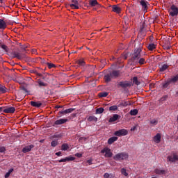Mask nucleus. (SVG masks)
I'll return each instance as SVG.
<instances>
[{"label":"nucleus","instance_id":"41","mask_svg":"<svg viewBox=\"0 0 178 178\" xmlns=\"http://www.w3.org/2000/svg\"><path fill=\"white\" fill-rule=\"evenodd\" d=\"M121 173L122 175H123L124 176H129V173H127V172L126 171V169L125 168H122L121 169Z\"/></svg>","mask_w":178,"mask_h":178},{"label":"nucleus","instance_id":"13","mask_svg":"<svg viewBox=\"0 0 178 178\" xmlns=\"http://www.w3.org/2000/svg\"><path fill=\"white\" fill-rule=\"evenodd\" d=\"M33 148H34V145H33L26 146L25 147H24L22 149V152H24V154L30 152V151H31V149H33Z\"/></svg>","mask_w":178,"mask_h":178},{"label":"nucleus","instance_id":"45","mask_svg":"<svg viewBox=\"0 0 178 178\" xmlns=\"http://www.w3.org/2000/svg\"><path fill=\"white\" fill-rule=\"evenodd\" d=\"M51 147H56V145H58V140H53L51 143Z\"/></svg>","mask_w":178,"mask_h":178},{"label":"nucleus","instance_id":"32","mask_svg":"<svg viewBox=\"0 0 178 178\" xmlns=\"http://www.w3.org/2000/svg\"><path fill=\"white\" fill-rule=\"evenodd\" d=\"M89 5L90 6H97V5H98V1L97 0H90Z\"/></svg>","mask_w":178,"mask_h":178},{"label":"nucleus","instance_id":"20","mask_svg":"<svg viewBox=\"0 0 178 178\" xmlns=\"http://www.w3.org/2000/svg\"><path fill=\"white\" fill-rule=\"evenodd\" d=\"M110 74H111V77L113 79H116V77H119L120 72L118 70H113V72H110Z\"/></svg>","mask_w":178,"mask_h":178},{"label":"nucleus","instance_id":"21","mask_svg":"<svg viewBox=\"0 0 178 178\" xmlns=\"http://www.w3.org/2000/svg\"><path fill=\"white\" fill-rule=\"evenodd\" d=\"M112 79L113 78L112 77V74H111V72L104 76V81H106V83H109V81H111Z\"/></svg>","mask_w":178,"mask_h":178},{"label":"nucleus","instance_id":"19","mask_svg":"<svg viewBox=\"0 0 178 178\" xmlns=\"http://www.w3.org/2000/svg\"><path fill=\"white\" fill-rule=\"evenodd\" d=\"M6 27H7L6 22H5L4 19H0V29L5 30Z\"/></svg>","mask_w":178,"mask_h":178},{"label":"nucleus","instance_id":"7","mask_svg":"<svg viewBox=\"0 0 178 178\" xmlns=\"http://www.w3.org/2000/svg\"><path fill=\"white\" fill-rule=\"evenodd\" d=\"M1 108H3L2 112H3L4 113H15V111H16V108L12 106H2Z\"/></svg>","mask_w":178,"mask_h":178},{"label":"nucleus","instance_id":"17","mask_svg":"<svg viewBox=\"0 0 178 178\" xmlns=\"http://www.w3.org/2000/svg\"><path fill=\"white\" fill-rule=\"evenodd\" d=\"M37 83L39 88H42L43 87L48 86V83L43 82L42 81H41V79H38Z\"/></svg>","mask_w":178,"mask_h":178},{"label":"nucleus","instance_id":"54","mask_svg":"<svg viewBox=\"0 0 178 178\" xmlns=\"http://www.w3.org/2000/svg\"><path fill=\"white\" fill-rule=\"evenodd\" d=\"M76 156H77L78 158H81L83 156V154H81L80 153H76Z\"/></svg>","mask_w":178,"mask_h":178},{"label":"nucleus","instance_id":"40","mask_svg":"<svg viewBox=\"0 0 178 178\" xmlns=\"http://www.w3.org/2000/svg\"><path fill=\"white\" fill-rule=\"evenodd\" d=\"M109 111H118V106L114 105V106H111L109 107Z\"/></svg>","mask_w":178,"mask_h":178},{"label":"nucleus","instance_id":"25","mask_svg":"<svg viewBox=\"0 0 178 178\" xmlns=\"http://www.w3.org/2000/svg\"><path fill=\"white\" fill-rule=\"evenodd\" d=\"M115 141H118V137L113 136V137L108 138V144H109V145H111L113 144V143H115Z\"/></svg>","mask_w":178,"mask_h":178},{"label":"nucleus","instance_id":"30","mask_svg":"<svg viewBox=\"0 0 178 178\" xmlns=\"http://www.w3.org/2000/svg\"><path fill=\"white\" fill-rule=\"evenodd\" d=\"M133 83L134 84H136V86H140L141 83L139 81L138 78L137 76H134L133 78Z\"/></svg>","mask_w":178,"mask_h":178},{"label":"nucleus","instance_id":"33","mask_svg":"<svg viewBox=\"0 0 178 178\" xmlns=\"http://www.w3.org/2000/svg\"><path fill=\"white\" fill-rule=\"evenodd\" d=\"M154 173H156V175H165V170L156 169Z\"/></svg>","mask_w":178,"mask_h":178},{"label":"nucleus","instance_id":"39","mask_svg":"<svg viewBox=\"0 0 178 178\" xmlns=\"http://www.w3.org/2000/svg\"><path fill=\"white\" fill-rule=\"evenodd\" d=\"M77 63L78 65H79V66H84V65H86V63L84 62L83 59L78 60Z\"/></svg>","mask_w":178,"mask_h":178},{"label":"nucleus","instance_id":"49","mask_svg":"<svg viewBox=\"0 0 178 178\" xmlns=\"http://www.w3.org/2000/svg\"><path fill=\"white\" fill-rule=\"evenodd\" d=\"M86 140H87V138H85V137H80V138H79V143H84V141H86Z\"/></svg>","mask_w":178,"mask_h":178},{"label":"nucleus","instance_id":"14","mask_svg":"<svg viewBox=\"0 0 178 178\" xmlns=\"http://www.w3.org/2000/svg\"><path fill=\"white\" fill-rule=\"evenodd\" d=\"M66 122H67V119L61 118L60 120L55 121L54 124L56 126H59V124H65Z\"/></svg>","mask_w":178,"mask_h":178},{"label":"nucleus","instance_id":"57","mask_svg":"<svg viewBox=\"0 0 178 178\" xmlns=\"http://www.w3.org/2000/svg\"><path fill=\"white\" fill-rule=\"evenodd\" d=\"M136 129H137V127H136V126H134V127H133L131 129V131H134L136 130Z\"/></svg>","mask_w":178,"mask_h":178},{"label":"nucleus","instance_id":"15","mask_svg":"<svg viewBox=\"0 0 178 178\" xmlns=\"http://www.w3.org/2000/svg\"><path fill=\"white\" fill-rule=\"evenodd\" d=\"M76 158L74 156H70V157H65V159H61L58 161V162L60 163L62 162H69L70 161H74Z\"/></svg>","mask_w":178,"mask_h":178},{"label":"nucleus","instance_id":"60","mask_svg":"<svg viewBox=\"0 0 178 178\" xmlns=\"http://www.w3.org/2000/svg\"><path fill=\"white\" fill-rule=\"evenodd\" d=\"M9 173H12V172H13V168H10L9 170H8Z\"/></svg>","mask_w":178,"mask_h":178},{"label":"nucleus","instance_id":"52","mask_svg":"<svg viewBox=\"0 0 178 178\" xmlns=\"http://www.w3.org/2000/svg\"><path fill=\"white\" fill-rule=\"evenodd\" d=\"M161 99V101H166L168 99V95L163 96Z\"/></svg>","mask_w":178,"mask_h":178},{"label":"nucleus","instance_id":"1","mask_svg":"<svg viewBox=\"0 0 178 178\" xmlns=\"http://www.w3.org/2000/svg\"><path fill=\"white\" fill-rule=\"evenodd\" d=\"M129 158V154L126 152H120L115 154L113 159L114 161H124Z\"/></svg>","mask_w":178,"mask_h":178},{"label":"nucleus","instance_id":"63","mask_svg":"<svg viewBox=\"0 0 178 178\" xmlns=\"http://www.w3.org/2000/svg\"><path fill=\"white\" fill-rule=\"evenodd\" d=\"M2 108L1 107H0V113H2Z\"/></svg>","mask_w":178,"mask_h":178},{"label":"nucleus","instance_id":"46","mask_svg":"<svg viewBox=\"0 0 178 178\" xmlns=\"http://www.w3.org/2000/svg\"><path fill=\"white\" fill-rule=\"evenodd\" d=\"M47 65L48 66L49 69H52V67H56L54 64L50 63H47Z\"/></svg>","mask_w":178,"mask_h":178},{"label":"nucleus","instance_id":"47","mask_svg":"<svg viewBox=\"0 0 178 178\" xmlns=\"http://www.w3.org/2000/svg\"><path fill=\"white\" fill-rule=\"evenodd\" d=\"M127 105H129V104L127 103V102H121L118 106H127Z\"/></svg>","mask_w":178,"mask_h":178},{"label":"nucleus","instance_id":"23","mask_svg":"<svg viewBox=\"0 0 178 178\" xmlns=\"http://www.w3.org/2000/svg\"><path fill=\"white\" fill-rule=\"evenodd\" d=\"M112 10L113 12H115V13H120V12H122V9L120 8V7L114 5L112 7Z\"/></svg>","mask_w":178,"mask_h":178},{"label":"nucleus","instance_id":"38","mask_svg":"<svg viewBox=\"0 0 178 178\" xmlns=\"http://www.w3.org/2000/svg\"><path fill=\"white\" fill-rule=\"evenodd\" d=\"M68 149H69V145H67V144L64 143L61 146L62 151H67Z\"/></svg>","mask_w":178,"mask_h":178},{"label":"nucleus","instance_id":"27","mask_svg":"<svg viewBox=\"0 0 178 178\" xmlns=\"http://www.w3.org/2000/svg\"><path fill=\"white\" fill-rule=\"evenodd\" d=\"M82 165H83V166H88L90 165H92V159L87 160L86 161H83L82 163Z\"/></svg>","mask_w":178,"mask_h":178},{"label":"nucleus","instance_id":"12","mask_svg":"<svg viewBox=\"0 0 178 178\" xmlns=\"http://www.w3.org/2000/svg\"><path fill=\"white\" fill-rule=\"evenodd\" d=\"M72 3L70 5L72 9H79V1L72 0Z\"/></svg>","mask_w":178,"mask_h":178},{"label":"nucleus","instance_id":"58","mask_svg":"<svg viewBox=\"0 0 178 178\" xmlns=\"http://www.w3.org/2000/svg\"><path fill=\"white\" fill-rule=\"evenodd\" d=\"M9 176H10V174L9 172H8L6 175H5V178H8L9 177Z\"/></svg>","mask_w":178,"mask_h":178},{"label":"nucleus","instance_id":"22","mask_svg":"<svg viewBox=\"0 0 178 178\" xmlns=\"http://www.w3.org/2000/svg\"><path fill=\"white\" fill-rule=\"evenodd\" d=\"M118 119H119V115L118 114H114L113 115V117L110 118L108 122L110 123H113V122H116V120H118Z\"/></svg>","mask_w":178,"mask_h":178},{"label":"nucleus","instance_id":"59","mask_svg":"<svg viewBox=\"0 0 178 178\" xmlns=\"http://www.w3.org/2000/svg\"><path fill=\"white\" fill-rule=\"evenodd\" d=\"M56 108L57 109H59V108H63V106H56Z\"/></svg>","mask_w":178,"mask_h":178},{"label":"nucleus","instance_id":"26","mask_svg":"<svg viewBox=\"0 0 178 178\" xmlns=\"http://www.w3.org/2000/svg\"><path fill=\"white\" fill-rule=\"evenodd\" d=\"M170 83L175 84L178 81V74L176 76H172L171 79H169Z\"/></svg>","mask_w":178,"mask_h":178},{"label":"nucleus","instance_id":"11","mask_svg":"<svg viewBox=\"0 0 178 178\" xmlns=\"http://www.w3.org/2000/svg\"><path fill=\"white\" fill-rule=\"evenodd\" d=\"M30 104L31 105V106H33L34 108H41V106H42V103L41 102L31 101L30 102Z\"/></svg>","mask_w":178,"mask_h":178},{"label":"nucleus","instance_id":"36","mask_svg":"<svg viewBox=\"0 0 178 178\" xmlns=\"http://www.w3.org/2000/svg\"><path fill=\"white\" fill-rule=\"evenodd\" d=\"M88 122H97V120H98V118H97V117L95 116H90L88 118Z\"/></svg>","mask_w":178,"mask_h":178},{"label":"nucleus","instance_id":"24","mask_svg":"<svg viewBox=\"0 0 178 178\" xmlns=\"http://www.w3.org/2000/svg\"><path fill=\"white\" fill-rule=\"evenodd\" d=\"M0 92L1 94H6L8 92V88L5 86L0 84Z\"/></svg>","mask_w":178,"mask_h":178},{"label":"nucleus","instance_id":"55","mask_svg":"<svg viewBox=\"0 0 178 178\" xmlns=\"http://www.w3.org/2000/svg\"><path fill=\"white\" fill-rule=\"evenodd\" d=\"M56 155L57 156H60L62 155V152H56Z\"/></svg>","mask_w":178,"mask_h":178},{"label":"nucleus","instance_id":"31","mask_svg":"<svg viewBox=\"0 0 178 178\" xmlns=\"http://www.w3.org/2000/svg\"><path fill=\"white\" fill-rule=\"evenodd\" d=\"M108 95H109V93L107 92H102L99 93V97L100 98H105L106 97H108Z\"/></svg>","mask_w":178,"mask_h":178},{"label":"nucleus","instance_id":"56","mask_svg":"<svg viewBox=\"0 0 178 178\" xmlns=\"http://www.w3.org/2000/svg\"><path fill=\"white\" fill-rule=\"evenodd\" d=\"M104 178H109V173H105V174L104 175Z\"/></svg>","mask_w":178,"mask_h":178},{"label":"nucleus","instance_id":"50","mask_svg":"<svg viewBox=\"0 0 178 178\" xmlns=\"http://www.w3.org/2000/svg\"><path fill=\"white\" fill-rule=\"evenodd\" d=\"M40 63H42V65H47L48 62H47V60H45V59L44 58H40Z\"/></svg>","mask_w":178,"mask_h":178},{"label":"nucleus","instance_id":"29","mask_svg":"<svg viewBox=\"0 0 178 178\" xmlns=\"http://www.w3.org/2000/svg\"><path fill=\"white\" fill-rule=\"evenodd\" d=\"M148 50L149 51H154V49H155V48H156V44H154V43H151L147 46Z\"/></svg>","mask_w":178,"mask_h":178},{"label":"nucleus","instance_id":"4","mask_svg":"<svg viewBox=\"0 0 178 178\" xmlns=\"http://www.w3.org/2000/svg\"><path fill=\"white\" fill-rule=\"evenodd\" d=\"M117 86L118 88L121 87V88L126 90V88H127V87H131V82H130L129 81H120L118 83Z\"/></svg>","mask_w":178,"mask_h":178},{"label":"nucleus","instance_id":"53","mask_svg":"<svg viewBox=\"0 0 178 178\" xmlns=\"http://www.w3.org/2000/svg\"><path fill=\"white\" fill-rule=\"evenodd\" d=\"M34 73L39 77H42V74L37 72V71H35Z\"/></svg>","mask_w":178,"mask_h":178},{"label":"nucleus","instance_id":"16","mask_svg":"<svg viewBox=\"0 0 178 178\" xmlns=\"http://www.w3.org/2000/svg\"><path fill=\"white\" fill-rule=\"evenodd\" d=\"M161 138H162L161 134H156V135L154 136L153 140L154 143L159 144V143H161Z\"/></svg>","mask_w":178,"mask_h":178},{"label":"nucleus","instance_id":"37","mask_svg":"<svg viewBox=\"0 0 178 178\" xmlns=\"http://www.w3.org/2000/svg\"><path fill=\"white\" fill-rule=\"evenodd\" d=\"M170 84H172V83L170 82V79H168V81L163 83V88H168Z\"/></svg>","mask_w":178,"mask_h":178},{"label":"nucleus","instance_id":"43","mask_svg":"<svg viewBox=\"0 0 178 178\" xmlns=\"http://www.w3.org/2000/svg\"><path fill=\"white\" fill-rule=\"evenodd\" d=\"M1 48H2V49H3V51H5L6 52H8V46H6V44H0Z\"/></svg>","mask_w":178,"mask_h":178},{"label":"nucleus","instance_id":"35","mask_svg":"<svg viewBox=\"0 0 178 178\" xmlns=\"http://www.w3.org/2000/svg\"><path fill=\"white\" fill-rule=\"evenodd\" d=\"M101 113H104V108L100 107L96 109V114L101 115Z\"/></svg>","mask_w":178,"mask_h":178},{"label":"nucleus","instance_id":"2","mask_svg":"<svg viewBox=\"0 0 178 178\" xmlns=\"http://www.w3.org/2000/svg\"><path fill=\"white\" fill-rule=\"evenodd\" d=\"M141 48L140 47L134 50V54H132V56L131 58V62H133V63H134L136 60H138V59L141 58Z\"/></svg>","mask_w":178,"mask_h":178},{"label":"nucleus","instance_id":"62","mask_svg":"<svg viewBox=\"0 0 178 178\" xmlns=\"http://www.w3.org/2000/svg\"><path fill=\"white\" fill-rule=\"evenodd\" d=\"M42 79V80H45V77L42 75V76H40Z\"/></svg>","mask_w":178,"mask_h":178},{"label":"nucleus","instance_id":"61","mask_svg":"<svg viewBox=\"0 0 178 178\" xmlns=\"http://www.w3.org/2000/svg\"><path fill=\"white\" fill-rule=\"evenodd\" d=\"M22 90H23L24 91H26V92H27V89H26V88L23 87V88H22Z\"/></svg>","mask_w":178,"mask_h":178},{"label":"nucleus","instance_id":"42","mask_svg":"<svg viewBox=\"0 0 178 178\" xmlns=\"http://www.w3.org/2000/svg\"><path fill=\"white\" fill-rule=\"evenodd\" d=\"M150 124H152V126H156V124H158V120L155 119L150 120Z\"/></svg>","mask_w":178,"mask_h":178},{"label":"nucleus","instance_id":"5","mask_svg":"<svg viewBox=\"0 0 178 178\" xmlns=\"http://www.w3.org/2000/svg\"><path fill=\"white\" fill-rule=\"evenodd\" d=\"M101 154H105V158H112V156H113V153H112L111 149L108 147H104L103 149H102Z\"/></svg>","mask_w":178,"mask_h":178},{"label":"nucleus","instance_id":"18","mask_svg":"<svg viewBox=\"0 0 178 178\" xmlns=\"http://www.w3.org/2000/svg\"><path fill=\"white\" fill-rule=\"evenodd\" d=\"M74 111V108H67L64 111H61L58 113V115H66V113H72Z\"/></svg>","mask_w":178,"mask_h":178},{"label":"nucleus","instance_id":"3","mask_svg":"<svg viewBox=\"0 0 178 178\" xmlns=\"http://www.w3.org/2000/svg\"><path fill=\"white\" fill-rule=\"evenodd\" d=\"M138 3H140L142 7V10L143 12H147L148 10V6H149V3L147 0H138Z\"/></svg>","mask_w":178,"mask_h":178},{"label":"nucleus","instance_id":"51","mask_svg":"<svg viewBox=\"0 0 178 178\" xmlns=\"http://www.w3.org/2000/svg\"><path fill=\"white\" fill-rule=\"evenodd\" d=\"M5 151H6V149L5 148V147H0V152H5Z\"/></svg>","mask_w":178,"mask_h":178},{"label":"nucleus","instance_id":"8","mask_svg":"<svg viewBox=\"0 0 178 178\" xmlns=\"http://www.w3.org/2000/svg\"><path fill=\"white\" fill-rule=\"evenodd\" d=\"M170 9H171V10L170 11V16H172V17L177 16L178 8L175 5H172L170 7Z\"/></svg>","mask_w":178,"mask_h":178},{"label":"nucleus","instance_id":"10","mask_svg":"<svg viewBox=\"0 0 178 178\" xmlns=\"http://www.w3.org/2000/svg\"><path fill=\"white\" fill-rule=\"evenodd\" d=\"M167 161L168 162H176V161H178V155L174 154L172 156H168Z\"/></svg>","mask_w":178,"mask_h":178},{"label":"nucleus","instance_id":"9","mask_svg":"<svg viewBox=\"0 0 178 178\" xmlns=\"http://www.w3.org/2000/svg\"><path fill=\"white\" fill-rule=\"evenodd\" d=\"M11 55L13 56V58H17V59H19V60H21V59H23V58H24V55L16 51H12Z\"/></svg>","mask_w":178,"mask_h":178},{"label":"nucleus","instance_id":"48","mask_svg":"<svg viewBox=\"0 0 178 178\" xmlns=\"http://www.w3.org/2000/svg\"><path fill=\"white\" fill-rule=\"evenodd\" d=\"M128 56H129L128 52L123 53V54H122L123 59H125V60L127 59Z\"/></svg>","mask_w":178,"mask_h":178},{"label":"nucleus","instance_id":"64","mask_svg":"<svg viewBox=\"0 0 178 178\" xmlns=\"http://www.w3.org/2000/svg\"><path fill=\"white\" fill-rule=\"evenodd\" d=\"M167 49H170V47H167Z\"/></svg>","mask_w":178,"mask_h":178},{"label":"nucleus","instance_id":"44","mask_svg":"<svg viewBox=\"0 0 178 178\" xmlns=\"http://www.w3.org/2000/svg\"><path fill=\"white\" fill-rule=\"evenodd\" d=\"M138 63L140 64V65L145 64V58H140L139 60H138Z\"/></svg>","mask_w":178,"mask_h":178},{"label":"nucleus","instance_id":"28","mask_svg":"<svg viewBox=\"0 0 178 178\" xmlns=\"http://www.w3.org/2000/svg\"><path fill=\"white\" fill-rule=\"evenodd\" d=\"M160 72H165L167 69H169V65L168 64H164L159 67Z\"/></svg>","mask_w":178,"mask_h":178},{"label":"nucleus","instance_id":"6","mask_svg":"<svg viewBox=\"0 0 178 178\" xmlns=\"http://www.w3.org/2000/svg\"><path fill=\"white\" fill-rule=\"evenodd\" d=\"M127 134H129V131L124 129H120L114 133V136H116L117 137H122L124 136H127Z\"/></svg>","mask_w":178,"mask_h":178},{"label":"nucleus","instance_id":"34","mask_svg":"<svg viewBox=\"0 0 178 178\" xmlns=\"http://www.w3.org/2000/svg\"><path fill=\"white\" fill-rule=\"evenodd\" d=\"M129 113L131 116H136V115L138 114V110L137 109L131 110Z\"/></svg>","mask_w":178,"mask_h":178}]
</instances>
